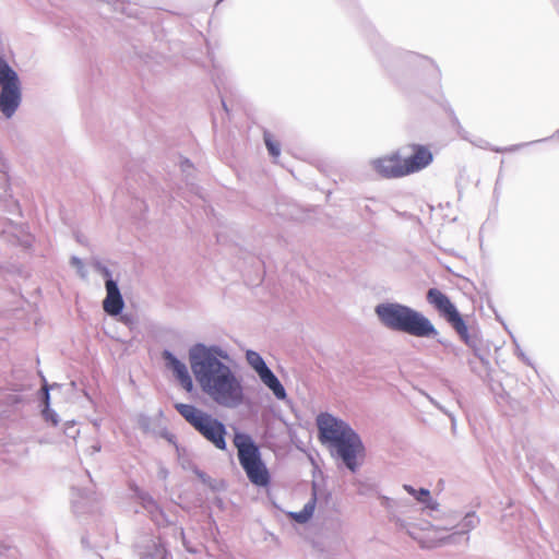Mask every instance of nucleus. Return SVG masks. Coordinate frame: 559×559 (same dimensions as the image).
I'll return each instance as SVG.
<instances>
[{
  "label": "nucleus",
  "mask_w": 559,
  "mask_h": 559,
  "mask_svg": "<svg viewBox=\"0 0 559 559\" xmlns=\"http://www.w3.org/2000/svg\"><path fill=\"white\" fill-rule=\"evenodd\" d=\"M228 354L219 346L198 343L189 349V362L202 391L218 405L235 408L243 401V388L231 368L222 359Z\"/></svg>",
  "instance_id": "f257e3e1"
},
{
  "label": "nucleus",
  "mask_w": 559,
  "mask_h": 559,
  "mask_svg": "<svg viewBox=\"0 0 559 559\" xmlns=\"http://www.w3.org/2000/svg\"><path fill=\"white\" fill-rule=\"evenodd\" d=\"M319 440L328 444L331 455L341 461L352 473L359 469L365 456V445L360 436L348 423L329 413H321L317 417Z\"/></svg>",
  "instance_id": "f03ea898"
},
{
  "label": "nucleus",
  "mask_w": 559,
  "mask_h": 559,
  "mask_svg": "<svg viewBox=\"0 0 559 559\" xmlns=\"http://www.w3.org/2000/svg\"><path fill=\"white\" fill-rule=\"evenodd\" d=\"M374 313L381 325L393 332L423 338H435L439 334L427 317L400 302L378 304Z\"/></svg>",
  "instance_id": "7ed1b4c3"
},
{
  "label": "nucleus",
  "mask_w": 559,
  "mask_h": 559,
  "mask_svg": "<svg viewBox=\"0 0 559 559\" xmlns=\"http://www.w3.org/2000/svg\"><path fill=\"white\" fill-rule=\"evenodd\" d=\"M234 444L238 451L239 464L250 483L258 487H266L271 481V476L262 460L260 448L251 436L245 432H236Z\"/></svg>",
  "instance_id": "20e7f679"
},
{
  "label": "nucleus",
  "mask_w": 559,
  "mask_h": 559,
  "mask_svg": "<svg viewBox=\"0 0 559 559\" xmlns=\"http://www.w3.org/2000/svg\"><path fill=\"white\" fill-rule=\"evenodd\" d=\"M175 409L215 448L223 451L226 450L225 437L227 431L221 420L191 404L176 403Z\"/></svg>",
  "instance_id": "39448f33"
},
{
  "label": "nucleus",
  "mask_w": 559,
  "mask_h": 559,
  "mask_svg": "<svg viewBox=\"0 0 559 559\" xmlns=\"http://www.w3.org/2000/svg\"><path fill=\"white\" fill-rule=\"evenodd\" d=\"M426 299L438 313L453 328L460 338L468 346L477 350L478 338L476 334H469L468 326L450 298L438 288H429Z\"/></svg>",
  "instance_id": "423d86ee"
},
{
  "label": "nucleus",
  "mask_w": 559,
  "mask_h": 559,
  "mask_svg": "<svg viewBox=\"0 0 559 559\" xmlns=\"http://www.w3.org/2000/svg\"><path fill=\"white\" fill-rule=\"evenodd\" d=\"M21 100L22 90L19 75L0 56V111L4 117L11 118L17 110Z\"/></svg>",
  "instance_id": "0eeeda50"
},
{
  "label": "nucleus",
  "mask_w": 559,
  "mask_h": 559,
  "mask_svg": "<svg viewBox=\"0 0 559 559\" xmlns=\"http://www.w3.org/2000/svg\"><path fill=\"white\" fill-rule=\"evenodd\" d=\"M246 360L248 365L257 372L262 383L272 391L277 400L283 401L287 397L284 385L281 383L276 374L270 369L263 357L258 352L248 349L246 352Z\"/></svg>",
  "instance_id": "6e6552de"
},
{
  "label": "nucleus",
  "mask_w": 559,
  "mask_h": 559,
  "mask_svg": "<svg viewBox=\"0 0 559 559\" xmlns=\"http://www.w3.org/2000/svg\"><path fill=\"white\" fill-rule=\"evenodd\" d=\"M406 150L411 151L407 156L402 159L406 175L420 171L430 165L433 159L431 151L425 145L411 144L406 147H403L400 151V154H406Z\"/></svg>",
  "instance_id": "1a4fd4ad"
},
{
  "label": "nucleus",
  "mask_w": 559,
  "mask_h": 559,
  "mask_svg": "<svg viewBox=\"0 0 559 559\" xmlns=\"http://www.w3.org/2000/svg\"><path fill=\"white\" fill-rule=\"evenodd\" d=\"M372 168L383 178H402L406 175L400 151L391 156L377 158L371 162Z\"/></svg>",
  "instance_id": "9d476101"
},
{
  "label": "nucleus",
  "mask_w": 559,
  "mask_h": 559,
  "mask_svg": "<svg viewBox=\"0 0 559 559\" xmlns=\"http://www.w3.org/2000/svg\"><path fill=\"white\" fill-rule=\"evenodd\" d=\"M162 357L165 361V366L169 369L180 385L187 391L193 390V381L189 373L188 367L185 362L179 360L170 350L164 349Z\"/></svg>",
  "instance_id": "9b49d317"
},
{
  "label": "nucleus",
  "mask_w": 559,
  "mask_h": 559,
  "mask_svg": "<svg viewBox=\"0 0 559 559\" xmlns=\"http://www.w3.org/2000/svg\"><path fill=\"white\" fill-rule=\"evenodd\" d=\"M136 548L140 559H171V554L160 537H147Z\"/></svg>",
  "instance_id": "f8f14e48"
},
{
  "label": "nucleus",
  "mask_w": 559,
  "mask_h": 559,
  "mask_svg": "<svg viewBox=\"0 0 559 559\" xmlns=\"http://www.w3.org/2000/svg\"><path fill=\"white\" fill-rule=\"evenodd\" d=\"M106 297L103 300L104 311L111 317L120 314L124 307V301L120 293L117 281H106Z\"/></svg>",
  "instance_id": "ddd939ff"
},
{
  "label": "nucleus",
  "mask_w": 559,
  "mask_h": 559,
  "mask_svg": "<svg viewBox=\"0 0 559 559\" xmlns=\"http://www.w3.org/2000/svg\"><path fill=\"white\" fill-rule=\"evenodd\" d=\"M134 493L136 498L140 500V503L143 507V509L150 514L152 521L156 525H165L168 522L166 514L160 509L156 500L148 492L135 488Z\"/></svg>",
  "instance_id": "4468645a"
},
{
  "label": "nucleus",
  "mask_w": 559,
  "mask_h": 559,
  "mask_svg": "<svg viewBox=\"0 0 559 559\" xmlns=\"http://www.w3.org/2000/svg\"><path fill=\"white\" fill-rule=\"evenodd\" d=\"M317 503V484H312V497L299 512H290L289 516L299 524L307 523L313 515Z\"/></svg>",
  "instance_id": "2eb2a0df"
},
{
  "label": "nucleus",
  "mask_w": 559,
  "mask_h": 559,
  "mask_svg": "<svg viewBox=\"0 0 559 559\" xmlns=\"http://www.w3.org/2000/svg\"><path fill=\"white\" fill-rule=\"evenodd\" d=\"M95 498L86 491L76 489L73 493L72 504L75 513H85L92 511V502Z\"/></svg>",
  "instance_id": "dca6fc26"
},
{
  "label": "nucleus",
  "mask_w": 559,
  "mask_h": 559,
  "mask_svg": "<svg viewBox=\"0 0 559 559\" xmlns=\"http://www.w3.org/2000/svg\"><path fill=\"white\" fill-rule=\"evenodd\" d=\"M403 488L427 509L437 510L438 503L431 498L428 489L420 488L417 490L411 485H404Z\"/></svg>",
  "instance_id": "f3484780"
},
{
  "label": "nucleus",
  "mask_w": 559,
  "mask_h": 559,
  "mask_svg": "<svg viewBox=\"0 0 559 559\" xmlns=\"http://www.w3.org/2000/svg\"><path fill=\"white\" fill-rule=\"evenodd\" d=\"M41 401L45 404V407L41 411L45 421L50 423L52 426H57L59 423V418H58V414L53 409L50 408V394H49V386H48L47 382H45L44 386H43Z\"/></svg>",
  "instance_id": "a211bd4d"
},
{
  "label": "nucleus",
  "mask_w": 559,
  "mask_h": 559,
  "mask_svg": "<svg viewBox=\"0 0 559 559\" xmlns=\"http://www.w3.org/2000/svg\"><path fill=\"white\" fill-rule=\"evenodd\" d=\"M479 524V519L475 512H468L459 524V534H467Z\"/></svg>",
  "instance_id": "6ab92c4d"
},
{
  "label": "nucleus",
  "mask_w": 559,
  "mask_h": 559,
  "mask_svg": "<svg viewBox=\"0 0 559 559\" xmlns=\"http://www.w3.org/2000/svg\"><path fill=\"white\" fill-rule=\"evenodd\" d=\"M263 139H264V143H265V146L269 151V154L273 157V158H277L281 154V145L278 142H276L275 140H273V136L272 134L269 132V131H264L263 133Z\"/></svg>",
  "instance_id": "aec40b11"
},
{
  "label": "nucleus",
  "mask_w": 559,
  "mask_h": 559,
  "mask_svg": "<svg viewBox=\"0 0 559 559\" xmlns=\"http://www.w3.org/2000/svg\"><path fill=\"white\" fill-rule=\"evenodd\" d=\"M559 138V129L549 138H545V139H542V140H537V141H532V142H528V143H523V144H516V145H512V146H509V147H504V148H501V147H490V150H492L493 152H498V153H501V152H513V151H516L519 150L520 147H523L525 145H531V144H534V143H537V142H545L551 138Z\"/></svg>",
  "instance_id": "412c9836"
},
{
  "label": "nucleus",
  "mask_w": 559,
  "mask_h": 559,
  "mask_svg": "<svg viewBox=\"0 0 559 559\" xmlns=\"http://www.w3.org/2000/svg\"><path fill=\"white\" fill-rule=\"evenodd\" d=\"M206 58H207L209 62L212 64V68L214 70V72L212 73L213 82L216 85L217 90L221 92V86L223 85V81L221 78L219 69L215 63L213 55L209 50L206 52Z\"/></svg>",
  "instance_id": "4be33fe9"
},
{
  "label": "nucleus",
  "mask_w": 559,
  "mask_h": 559,
  "mask_svg": "<svg viewBox=\"0 0 559 559\" xmlns=\"http://www.w3.org/2000/svg\"><path fill=\"white\" fill-rule=\"evenodd\" d=\"M95 271H97L106 281H115L111 275V271L104 265L100 261L96 260L93 262Z\"/></svg>",
  "instance_id": "5701e85b"
},
{
  "label": "nucleus",
  "mask_w": 559,
  "mask_h": 559,
  "mask_svg": "<svg viewBox=\"0 0 559 559\" xmlns=\"http://www.w3.org/2000/svg\"><path fill=\"white\" fill-rule=\"evenodd\" d=\"M191 469L204 485L214 488L213 479L205 472L201 471L197 465H193Z\"/></svg>",
  "instance_id": "b1692460"
},
{
  "label": "nucleus",
  "mask_w": 559,
  "mask_h": 559,
  "mask_svg": "<svg viewBox=\"0 0 559 559\" xmlns=\"http://www.w3.org/2000/svg\"><path fill=\"white\" fill-rule=\"evenodd\" d=\"M425 396L429 400V402L437 407L439 411H441L443 414L448 415L452 423V428L455 427V417L452 413H450L448 409H445L440 403H438L433 397H431L429 394L425 393Z\"/></svg>",
  "instance_id": "393cba45"
},
{
  "label": "nucleus",
  "mask_w": 559,
  "mask_h": 559,
  "mask_svg": "<svg viewBox=\"0 0 559 559\" xmlns=\"http://www.w3.org/2000/svg\"><path fill=\"white\" fill-rule=\"evenodd\" d=\"M70 263L72 266H74L78 271V274L82 277V278H85L86 277V270L84 267V263L83 261L79 258V257H75L73 255L71 259H70Z\"/></svg>",
  "instance_id": "a878e982"
},
{
  "label": "nucleus",
  "mask_w": 559,
  "mask_h": 559,
  "mask_svg": "<svg viewBox=\"0 0 559 559\" xmlns=\"http://www.w3.org/2000/svg\"><path fill=\"white\" fill-rule=\"evenodd\" d=\"M180 169H181V173L186 175L187 183H189V176H190L191 171L193 170V165L191 164V162L189 159L181 158L180 159Z\"/></svg>",
  "instance_id": "bb28decb"
},
{
  "label": "nucleus",
  "mask_w": 559,
  "mask_h": 559,
  "mask_svg": "<svg viewBox=\"0 0 559 559\" xmlns=\"http://www.w3.org/2000/svg\"><path fill=\"white\" fill-rule=\"evenodd\" d=\"M468 331H469V334H476L477 338H478L477 350H475L473 347H471V348L474 350L475 355L480 358V360H484V357H481V355H480V343H481V341L478 337V334L475 331H472L469 328H468Z\"/></svg>",
  "instance_id": "cd10ccee"
},
{
  "label": "nucleus",
  "mask_w": 559,
  "mask_h": 559,
  "mask_svg": "<svg viewBox=\"0 0 559 559\" xmlns=\"http://www.w3.org/2000/svg\"><path fill=\"white\" fill-rule=\"evenodd\" d=\"M157 475L160 479H166L168 477V469L164 466H160Z\"/></svg>",
  "instance_id": "c85d7f7f"
},
{
  "label": "nucleus",
  "mask_w": 559,
  "mask_h": 559,
  "mask_svg": "<svg viewBox=\"0 0 559 559\" xmlns=\"http://www.w3.org/2000/svg\"><path fill=\"white\" fill-rule=\"evenodd\" d=\"M516 354L524 362L528 364L527 357L519 347L516 348Z\"/></svg>",
  "instance_id": "c756f323"
},
{
  "label": "nucleus",
  "mask_w": 559,
  "mask_h": 559,
  "mask_svg": "<svg viewBox=\"0 0 559 559\" xmlns=\"http://www.w3.org/2000/svg\"><path fill=\"white\" fill-rule=\"evenodd\" d=\"M477 146L479 147H483V148H489V144L488 142L484 141V140H480L478 143H475Z\"/></svg>",
  "instance_id": "7c9ffc66"
},
{
  "label": "nucleus",
  "mask_w": 559,
  "mask_h": 559,
  "mask_svg": "<svg viewBox=\"0 0 559 559\" xmlns=\"http://www.w3.org/2000/svg\"><path fill=\"white\" fill-rule=\"evenodd\" d=\"M189 58H191L193 61L195 62H201V58L194 56V55H191L189 56ZM202 64L205 67L206 64L202 61Z\"/></svg>",
  "instance_id": "2f4dec72"
},
{
  "label": "nucleus",
  "mask_w": 559,
  "mask_h": 559,
  "mask_svg": "<svg viewBox=\"0 0 559 559\" xmlns=\"http://www.w3.org/2000/svg\"><path fill=\"white\" fill-rule=\"evenodd\" d=\"M179 534H180V537H181V539H182V542H183V545L186 546V536H185V531H183V528H181V527L179 528Z\"/></svg>",
  "instance_id": "473e14b6"
},
{
  "label": "nucleus",
  "mask_w": 559,
  "mask_h": 559,
  "mask_svg": "<svg viewBox=\"0 0 559 559\" xmlns=\"http://www.w3.org/2000/svg\"><path fill=\"white\" fill-rule=\"evenodd\" d=\"M222 105H223L224 110L226 112H228V107H227L226 102H225V99L223 97H222Z\"/></svg>",
  "instance_id": "72a5a7b5"
},
{
  "label": "nucleus",
  "mask_w": 559,
  "mask_h": 559,
  "mask_svg": "<svg viewBox=\"0 0 559 559\" xmlns=\"http://www.w3.org/2000/svg\"><path fill=\"white\" fill-rule=\"evenodd\" d=\"M93 450H94V452L100 451V445H98V444L97 445H93Z\"/></svg>",
  "instance_id": "f704fd0d"
},
{
  "label": "nucleus",
  "mask_w": 559,
  "mask_h": 559,
  "mask_svg": "<svg viewBox=\"0 0 559 559\" xmlns=\"http://www.w3.org/2000/svg\"><path fill=\"white\" fill-rule=\"evenodd\" d=\"M173 438H174V435H169V437H167V439H168L169 441H173Z\"/></svg>",
  "instance_id": "c9c22d12"
}]
</instances>
